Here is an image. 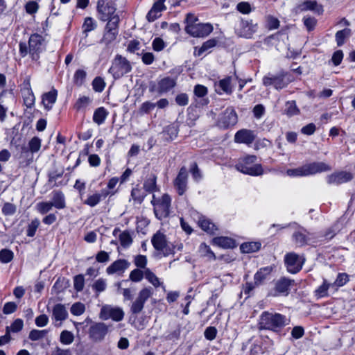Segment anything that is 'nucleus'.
I'll list each match as a JSON object with an SVG mask.
<instances>
[{"label": "nucleus", "instance_id": "obj_1", "mask_svg": "<svg viewBox=\"0 0 355 355\" xmlns=\"http://www.w3.org/2000/svg\"><path fill=\"white\" fill-rule=\"evenodd\" d=\"M96 8L98 19L103 21H107L103 41L105 44H110L116 38L119 33L120 19L116 13V4L112 1L98 0Z\"/></svg>", "mask_w": 355, "mask_h": 355}, {"label": "nucleus", "instance_id": "obj_2", "mask_svg": "<svg viewBox=\"0 0 355 355\" xmlns=\"http://www.w3.org/2000/svg\"><path fill=\"white\" fill-rule=\"evenodd\" d=\"M290 320L284 315L272 311H263L258 323L259 329L278 331L289 324Z\"/></svg>", "mask_w": 355, "mask_h": 355}, {"label": "nucleus", "instance_id": "obj_3", "mask_svg": "<svg viewBox=\"0 0 355 355\" xmlns=\"http://www.w3.org/2000/svg\"><path fill=\"white\" fill-rule=\"evenodd\" d=\"M330 170L331 167L324 162H313L297 168L288 169L286 173L291 177L308 176Z\"/></svg>", "mask_w": 355, "mask_h": 355}, {"label": "nucleus", "instance_id": "obj_4", "mask_svg": "<svg viewBox=\"0 0 355 355\" xmlns=\"http://www.w3.org/2000/svg\"><path fill=\"white\" fill-rule=\"evenodd\" d=\"M257 157L255 155H248L241 159L236 164V168L247 175L252 176L261 175L263 173L262 166L259 164H255Z\"/></svg>", "mask_w": 355, "mask_h": 355}, {"label": "nucleus", "instance_id": "obj_5", "mask_svg": "<svg viewBox=\"0 0 355 355\" xmlns=\"http://www.w3.org/2000/svg\"><path fill=\"white\" fill-rule=\"evenodd\" d=\"M151 203L154 207L155 215L158 219L162 220L168 216L171 204V198L168 194L164 193L160 198L153 195Z\"/></svg>", "mask_w": 355, "mask_h": 355}, {"label": "nucleus", "instance_id": "obj_6", "mask_svg": "<svg viewBox=\"0 0 355 355\" xmlns=\"http://www.w3.org/2000/svg\"><path fill=\"white\" fill-rule=\"evenodd\" d=\"M132 70L130 62L121 55H116L114 58L109 73L114 79H118Z\"/></svg>", "mask_w": 355, "mask_h": 355}, {"label": "nucleus", "instance_id": "obj_7", "mask_svg": "<svg viewBox=\"0 0 355 355\" xmlns=\"http://www.w3.org/2000/svg\"><path fill=\"white\" fill-rule=\"evenodd\" d=\"M99 317L103 320L112 319L113 321L119 322L123 319L124 312L120 307L105 304L101 307Z\"/></svg>", "mask_w": 355, "mask_h": 355}, {"label": "nucleus", "instance_id": "obj_8", "mask_svg": "<svg viewBox=\"0 0 355 355\" xmlns=\"http://www.w3.org/2000/svg\"><path fill=\"white\" fill-rule=\"evenodd\" d=\"M257 30V24L251 19H241L235 27V32L239 37L250 38Z\"/></svg>", "mask_w": 355, "mask_h": 355}, {"label": "nucleus", "instance_id": "obj_9", "mask_svg": "<svg viewBox=\"0 0 355 355\" xmlns=\"http://www.w3.org/2000/svg\"><path fill=\"white\" fill-rule=\"evenodd\" d=\"M284 261L287 270L295 274L302 269L305 259L295 252H289L285 255Z\"/></svg>", "mask_w": 355, "mask_h": 355}, {"label": "nucleus", "instance_id": "obj_10", "mask_svg": "<svg viewBox=\"0 0 355 355\" xmlns=\"http://www.w3.org/2000/svg\"><path fill=\"white\" fill-rule=\"evenodd\" d=\"M291 80L286 78V74L281 72L277 75H269L263 77V84L268 87L272 85L276 89H282L286 87Z\"/></svg>", "mask_w": 355, "mask_h": 355}, {"label": "nucleus", "instance_id": "obj_11", "mask_svg": "<svg viewBox=\"0 0 355 355\" xmlns=\"http://www.w3.org/2000/svg\"><path fill=\"white\" fill-rule=\"evenodd\" d=\"M44 39L39 34H33L28 40V53L33 60H37L43 51Z\"/></svg>", "mask_w": 355, "mask_h": 355}, {"label": "nucleus", "instance_id": "obj_12", "mask_svg": "<svg viewBox=\"0 0 355 355\" xmlns=\"http://www.w3.org/2000/svg\"><path fill=\"white\" fill-rule=\"evenodd\" d=\"M177 84L176 78L164 77L159 80L157 83L150 85V90L159 94H166L173 89Z\"/></svg>", "mask_w": 355, "mask_h": 355}, {"label": "nucleus", "instance_id": "obj_13", "mask_svg": "<svg viewBox=\"0 0 355 355\" xmlns=\"http://www.w3.org/2000/svg\"><path fill=\"white\" fill-rule=\"evenodd\" d=\"M186 32L193 37H204L209 35L213 31V26L210 24L198 23L195 24L187 25Z\"/></svg>", "mask_w": 355, "mask_h": 355}, {"label": "nucleus", "instance_id": "obj_14", "mask_svg": "<svg viewBox=\"0 0 355 355\" xmlns=\"http://www.w3.org/2000/svg\"><path fill=\"white\" fill-rule=\"evenodd\" d=\"M153 295L152 288L150 287L141 289L136 300L133 302L130 310L133 314H138L141 312L144 309L145 302Z\"/></svg>", "mask_w": 355, "mask_h": 355}, {"label": "nucleus", "instance_id": "obj_15", "mask_svg": "<svg viewBox=\"0 0 355 355\" xmlns=\"http://www.w3.org/2000/svg\"><path fill=\"white\" fill-rule=\"evenodd\" d=\"M151 242L153 247L157 250L162 252L165 256L172 252V249L167 243L166 236L160 232H157L153 235Z\"/></svg>", "mask_w": 355, "mask_h": 355}, {"label": "nucleus", "instance_id": "obj_16", "mask_svg": "<svg viewBox=\"0 0 355 355\" xmlns=\"http://www.w3.org/2000/svg\"><path fill=\"white\" fill-rule=\"evenodd\" d=\"M108 332V326L103 322H97L92 324L89 329V336L96 342L104 339Z\"/></svg>", "mask_w": 355, "mask_h": 355}, {"label": "nucleus", "instance_id": "obj_17", "mask_svg": "<svg viewBox=\"0 0 355 355\" xmlns=\"http://www.w3.org/2000/svg\"><path fill=\"white\" fill-rule=\"evenodd\" d=\"M188 173L185 167H182L174 180V187L180 196H182L187 189Z\"/></svg>", "mask_w": 355, "mask_h": 355}, {"label": "nucleus", "instance_id": "obj_18", "mask_svg": "<svg viewBox=\"0 0 355 355\" xmlns=\"http://www.w3.org/2000/svg\"><path fill=\"white\" fill-rule=\"evenodd\" d=\"M237 114L233 108L229 107L221 115L218 123L223 128H227L237 123Z\"/></svg>", "mask_w": 355, "mask_h": 355}, {"label": "nucleus", "instance_id": "obj_19", "mask_svg": "<svg viewBox=\"0 0 355 355\" xmlns=\"http://www.w3.org/2000/svg\"><path fill=\"white\" fill-rule=\"evenodd\" d=\"M296 12H301L305 11H312L315 14L322 15L324 9L322 5L318 4L316 1L306 0L304 2L299 3L296 8Z\"/></svg>", "mask_w": 355, "mask_h": 355}, {"label": "nucleus", "instance_id": "obj_20", "mask_svg": "<svg viewBox=\"0 0 355 355\" xmlns=\"http://www.w3.org/2000/svg\"><path fill=\"white\" fill-rule=\"evenodd\" d=\"M68 318V311L64 304H57L52 309V320L55 321V326L60 327L62 322Z\"/></svg>", "mask_w": 355, "mask_h": 355}, {"label": "nucleus", "instance_id": "obj_21", "mask_svg": "<svg viewBox=\"0 0 355 355\" xmlns=\"http://www.w3.org/2000/svg\"><path fill=\"white\" fill-rule=\"evenodd\" d=\"M256 135L251 130L241 129L234 135V141L238 144H251L255 139Z\"/></svg>", "mask_w": 355, "mask_h": 355}, {"label": "nucleus", "instance_id": "obj_22", "mask_svg": "<svg viewBox=\"0 0 355 355\" xmlns=\"http://www.w3.org/2000/svg\"><path fill=\"white\" fill-rule=\"evenodd\" d=\"M310 236V233L305 229L301 227L293 233L292 239L297 246L302 247L309 244L311 239Z\"/></svg>", "mask_w": 355, "mask_h": 355}, {"label": "nucleus", "instance_id": "obj_23", "mask_svg": "<svg viewBox=\"0 0 355 355\" xmlns=\"http://www.w3.org/2000/svg\"><path fill=\"white\" fill-rule=\"evenodd\" d=\"M353 178V175L349 172L341 171L333 173L327 177L329 184H340L347 182Z\"/></svg>", "mask_w": 355, "mask_h": 355}, {"label": "nucleus", "instance_id": "obj_24", "mask_svg": "<svg viewBox=\"0 0 355 355\" xmlns=\"http://www.w3.org/2000/svg\"><path fill=\"white\" fill-rule=\"evenodd\" d=\"M130 263L125 259H118L113 262L106 269L108 275H112L116 272H123L129 267Z\"/></svg>", "mask_w": 355, "mask_h": 355}, {"label": "nucleus", "instance_id": "obj_25", "mask_svg": "<svg viewBox=\"0 0 355 355\" xmlns=\"http://www.w3.org/2000/svg\"><path fill=\"white\" fill-rule=\"evenodd\" d=\"M50 202L58 209H62L66 207L64 195L60 191H53L51 201Z\"/></svg>", "mask_w": 355, "mask_h": 355}, {"label": "nucleus", "instance_id": "obj_26", "mask_svg": "<svg viewBox=\"0 0 355 355\" xmlns=\"http://www.w3.org/2000/svg\"><path fill=\"white\" fill-rule=\"evenodd\" d=\"M212 243L223 248H233L236 246L234 239L227 236H218L212 239Z\"/></svg>", "mask_w": 355, "mask_h": 355}, {"label": "nucleus", "instance_id": "obj_27", "mask_svg": "<svg viewBox=\"0 0 355 355\" xmlns=\"http://www.w3.org/2000/svg\"><path fill=\"white\" fill-rule=\"evenodd\" d=\"M57 95L58 92L55 89H53L43 95L42 103L46 110H49L51 109L53 104L56 101Z\"/></svg>", "mask_w": 355, "mask_h": 355}, {"label": "nucleus", "instance_id": "obj_28", "mask_svg": "<svg viewBox=\"0 0 355 355\" xmlns=\"http://www.w3.org/2000/svg\"><path fill=\"white\" fill-rule=\"evenodd\" d=\"M231 82V77H227L220 80L217 85V88L216 89V92L219 94H221L222 92L226 93L227 94H232V86Z\"/></svg>", "mask_w": 355, "mask_h": 355}, {"label": "nucleus", "instance_id": "obj_29", "mask_svg": "<svg viewBox=\"0 0 355 355\" xmlns=\"http://www.w3.org/2000/svg\"><path fill=\"white\" fill-rule=\"evenodd\" d=\"M292 282V280L283 277L277 282L275 289L279 293L287 295L289 293V288Z\"/></svg>", "mask_w": 355, "mask_h": 355}, {"label": "nucleus", "instance_id": "obj_30", "mask_svg": "<svg viewBox=\"0 0 355 355\" xmlns=\"http://www.w3.org/2000/svg\"><path fill=\"white\" fill-rule=\"evenodd\" d=\"M218 40L215 38L208 40L202 44L201 47H195L194 55L196 56L202 55L204 52L216 46Z\"/></svg>", "mask_w": 355, "mask_h": 355}, {"label": "nucleus", "instance_id": "obj_31", "mask_svg": "<svg viewBox=\"0 0 355 355\" xmlns=\"http://www.w3.org/2000/svg\"><path fill=\"white\" fill-rule=\"evenodd\" d=\"M157 176L155 174H150L144 180V189L148 193H153L157 190Z\"/></svg>", "mask_w": 355, "mask_h": 355}, {"label": "nucleus", "instance_id": "obj_32", "mask_svg": "<svg viewBox=\"0 0 355 355\" xmlns=\"http://www.w3.org/2000/svg\"><path fill=\"white\" fill-rule=\"evenodd\" d=\"M108 195L106 191H102L101 193H94L89 196L87 200L84 201V204L94 207L97 205L101 200V198H105Z\"/></svg>", "mask_w": 355, "mask_h": 355}, {"label": "nucleus", "instance_id": "obj_33", "mask_svg": "<svg viewBox=\"0 0 355 355\" xmlns=\"http://www.w3.org/2000/svg\"><path fill=\"white\" fill-rule=\"evenodd\" d=\"M108 115V112L103 107L97 108L93 115V121L98 125H101L104 123L105 119Z\"/></svg>", "mask_w": 355, "mask_h": 355}, {"label": "nucleus", "instance_id": "obj_34", "mask_svg": "<svg viewBox=\"0 0 355 355\" xmlns=\"http://www.w3.org/2000/svg\"><path fill=\"white\" fill-rule=\"evenodd\" d=\"M199 225L202 230L209 234H214L217 230V227L212 222L207 218H200L199 220Z\"/></svg>", "mask_w": 355, "mask_h": 355}, {"label": "nucleus", "instance_id": "obj_35", "mask_svg": "<svg viewBox=\"0 0 355 355\" xmlns=\"http://www.w3.org/2000/svg\"><path fill=\"white\" fill-rule=\"evenodd\" d=\"M352 31L349 28H344L341 31H338L336 33V41L338 46H342L345 43L346 38H348L351 35Z\"/></svg>", "mask_w": 355, "mask_h": 355}, {"label": "nucleus", "instance_id": "obj_36", "mask_svg": "<svg viewBox=\"0 0 355 355\" xmlns=\"http://www.w3.org/2000/svg\"><path fill=\"white\" fill-rule=\"evenodd\" d=\"M261 248V243L258 242H249L243 243L241 245V250L243 253H251L259 250Z\"/></svg>", "mask_w": 355, "mask_h": 355}, {"label": "nucleus", "instance_id": "obj_37", "mask_svg": "<svg viewBox=\"0 0 355 355\" xmlns=\"http://www.w3.org/2000/svg\"><path fill=\"white\" fill-rule=\"evenodd\" d=\"M270 270L267 267L261 268L254 275V284H261L262 282L266 278L267 275L270 274Z\"/></svg>", "mask_w": 355, "mask_h": 355}, {"label": "nucleus", "instance_id": "obj_38", "mask_svg": "<svg viewBox=\"0 0 355 355\" xmlns=\"http://www.w3.org/2000/svg\"><path fill=\"white\" fill-rule=\"evenodd\" d=\"M24 103L28 108H31L35 104V96L31 89H26L23 93Z\"/></svg>", "mask_w": 355, "mask_h": 355}, {"label": "nucleus", "instance_id": "obj_39", "mask_svg": "<svg viewBox=\"0 0 355 355\" xmlns=\"http://www.w3.org/2000/svg\"><path fill=\"white\" fill-rule=\"evenodd\" d=\"M146 196V193L138 187L133 188L132 189L131 198L135 202L138 204H141L144 201Z\"/></svg>", "mask_w": 355, "mask_h": 355}, {"label": "nucleus", "instance_id": "obj_40", "mask_svg": "<svg viewBox=\"0 0 355 355\" xmlns=\"http://www.w3.org/2000/svg\"><path fill=\"white\" fill-rule=\"evenodd\" d=\"M92 289L98 295L100 293H102L105 291L107 288V282L106 279L103 278H99L96 280L92 286Z\"/></svg>", "mask_w": 355, "mask_h": 355}, {"label": "nucleus", "instance_id": "obj_41", "mask_svg": "<svg viewBox=\"0 0 355 355\" xmlns=\"http://www.w3.org/2000/svg\"><path fill=\"white\" fill-rule=\"evenodd\" d=\"M144 277L155 287H158L161 285L158 277L149 268H146L144 270Z\"/></svg>", "mask_w": 355, "mask_h": 355}, {"label": "nucleus", "instance_id": "obj_42", "mask_svg": "<svg viewBox=\"0 0 355 355\" xmlns=\"http://www.w3.org/2000/svg\"><path fill=\"white\" fill-rule=\"evenodd\" d=\"M14 257L13 252L8 249H2L0 250V261L3 263L10 262Z\"/></svg>", "mask_w": 355, "mask_h": 355}, {"label": "nucleus", "instance_id": "obj_43", "mask_svg": "<svg viewBox=\"0 0 355 355\" xmlns=\"http://www.w3.org/2000/svg\"><path fill=\"white\" fill-rule=\"evenodd\" d=\"M40 225V221L38 218H34L31 220V222L28 224L26 234L29 237H33L35 236L37 229Z\"/></svg>", "mask_w": 355, "mask_h": 355}, {"label": "nucleus", "instance_id": "obj_44", "mask_svg": "<svg viewBox=\"0 0 355 355\" xmlns=\"http://www.w3.org/2000/svg\"><path fill=\"white\" fill-rule=\"evenodd\" d=\"M199 252L201 256L206 257L209 259H215L216 256L211 251L209 246L205 243H201L199 246Z\"/></svg>", "mask_w": 355, "mask_h": 355}, {"label": "nucleus", "instance_id": "obj_45", "mask_svg": "<svg viewBox=\"0 0 355 355\" xmlns=\"http://www.w3.org/2000/svg\"><path fill=\"white\" fill-rule=\"evenodd\" d=\"M53 206L49 202H40L36 205L37 211L41 214H47L53 209Z\"/></svg>", "mask_w": 355, "mask_h": 355}, {"label": "nucleus", "instance_id": "obj_46", "mask_svg": "<svg viewBox=\"0 0 355 355\" xmlns=\"http://www.w3.org/2000/svg\"><path fill=\"white\" fill-rule=\"evenodd\" d=\"M73 334L67 330H64L60 334V340L64 345H70L73 342Z\"/></svg>", "mask_w": 355, "mask_h": 355}, {"label": "nucleus", "instance_id": "obj_47", "mask_svg": "<svg viewBox=\"0 0 355 355\" xmlns=\"http://www.w3.org/2000/svg\"><path fill=\"white\" fill-rule=\"evenodd\" d=\"M119 241L122 247L125 248L129 247L132 243V239L130 234L128 232L126 231H124L120 234Z\"/></svg>", "mask_w": 355, "mask_h": 355}, {"label": "nucleus", "instance_id": "obj_48", "mask_svg": "<svg viewBox=\"0 0 355 355\" xmlns=\"http://www.w3.org/2000/svg\"><path fill=\"white\" fill-rule=\"evenodd\" d=\"M349 281L348 275L345 273H340L338 275L335 282L331 284L332 288L336 289V287H340L344 286Z\"/></svg>", "mask_w": 355, "mask_h": 355}, {"label": "nucleus", "instance_id": "obj_49", "mask_svg": "<svg viewBox=\"0 0 355 355\" xmlns=\"http://www.w3.org/2000/svg\"><path fill=\"white\" fill-rule=\"evenodd\" d=\"M285 112L288 116H294L299 113V109L297 107L296 103L294 101H288L286 104Z\"/></svg>", "mask_w": 355, "mask_h": 355}, {"label": "nucleus", "instance_id": "obj_50", "mask_svg": "<svg viewBox=\"0 0 355 355\" xmlns=\"http://www.w3.org/2000/svg\"><path fill=\"white\" fill-rule=\"evenodd\" d=\"M96 28V21L89 17L85 19V21L83 24V29L85 33L90 32Z\"/></svg>", "mask_w": 355, "mask_h": 355}, {"label": "nucleus", "instance_id": "obj_51", "mask_svg": "<svg viewBox=\"0 0 355 355\" xmlns=\"http://www.w3.org/2000/svg\"><path fill=\"white\" fill-rule=\"evenodd\" d=\"M28 147L31 154L37 153L41 147V139L37 137H34L30 140Z\"/></svg>", "mask_w": 355, "mask_h": 355}, {"label": "nucleus", "instance_id": "obj_52", "mask_svg": "<svg viewBox=\"0 0 355 355\" xmlns=\"http://www.w3.org/2000/svg\"><path fill=\"white\" fill-rule=\"evenodd\" d=\"M46 333V330L33 329L29 333L28 338L33 341H36L44 338Z\"/></svg>", "mask_w": 355, "mask_h": 355}, {"label": "nucleus", "instance_id": "obj_53", "mask_svg": "<svg viewBox=\"0 0 355 355\" xmlns=\"http://www.w3.org/2000/svg\"><path fill=\"white\" fill-rule=\"evenodd\" d=\"M85 286V279L83 275H78L73 278V287L74 289L80 292L83 291Z\"/></svg>", "mask_w": 355, "mask_h": 355}, {"label": "nucleus", "instance_id": "obj_54", "mask_svg": "<svg viewBox=\"0 0 355 355\" xmlns=\"http://www.w3.org/2000/svg\"><path fill=\"white\" fill-rule=\"evenodd\" d=\"M2 213L5 216H12L17 211V207L12 203L5 202L2 207Z\"/></svg>", "mask_w": 355, "mask_h": 355}, {"label": "nucleus", "instance_id": "obj_55", "mask_svg": "<svg viewBox=\"0 0 355 355\" xmlns=\"http://www.w3.org/2000/svg\"><path fill=\"white\" fill-rule=\"evenodd\" d=\"M23 327V320L21 319L17 318L13 321L10 327H6V329H9V333H10V331L17 333L22 329Z\"/></svg>", "mask_w": 355, "mask_h": 355}, {"label": "nucleus", "instance_id": "obj_56", "mask_svg": "<svg viewBox=\"0 0 355 355\" xmlns=\"http://www.w3.org/2000/svg\"><path fill=\"white\" fill-rule=\"evenodd\" d=\"M330 288H332V284H327L326 281H324L323 284L315 291L317 295L320 297L327 296V291Z\"/></svg>", "mask_w": 355, "mask_h": 355}, {"label": "nucleus", "instance_id": "obj_57", "mask_svg": "<svg viewBox=\"0 0 355 355\" xmlns=\"http://www.w3.org/2000/svg\"><path fill=\"white\" fill-rule=\"evenodd\" d=\"M85 306L81 302L74 303L71 307V313L73 315H80L85 312Z\"/></svg>", "mask_w": 355, "mask_h": 355}, {"label": "nucleus", "instance_id": "obj_58", "mask_svg": "<svg viewBox=\"0 0 355 355\" xmlns=\"http://www.w3.org/2000/svg\"><path fill=\"white\" fill-rule=\"evenodd\" d=\"M92 86L94 91L101 92L105 88V83L103 78L96 77L92 82Z\"/></svg>", "mask_w": 355, "mask_h": 355}, {"label": "nucleus", "instance_id": "obj_59", "mask_svg": "<svg viewBox=\"0 0 355 355\" xmlns=\"http://www.w3.org/2000/svg\"><path fill=\"white\" fill-rule=\"evenodd\" d=\"M144 277V271L141 270L140 269H134L131 271L130 274V279L132 282H140L143 277Z\"/></svg>", "mask_w": 355, "mask_h": 355}, {"label": "nucleus", "instance_id": "obj_60", "mask_svg": "<svg viewBox=\"0 0 355 355\" xmlns=\"http://www.w3.org/2000/svg\"><path fill=\"white\" fill-rule=\"evenodd\" d=\"M175 101L179 106H186L189 103V96L186 93L178 94L175 96Z\"/></svg>", "mask_w": 355, "mask_h": 355}, {"label": "nucleus", "instance_id": "obj_61", "mask_svg": "<svg viewBox=\"0 0 355 355\" xmlns=\"http://www.w3.org/2000/svg\"><path fill=\"white\" fill-rule=\"evenodd\" d=\"M207 88L202 85H196L193 89L194 95L198 98H202L207 94Z\"/></svg>", "mask_w": 355, "mask_h": 355}, {"label": "nucleus", "instance_id": "obj_62", "mask_svg": "<svg viewBox=\"0 0 355 355\" xmlns=\"http://www.w3.org/2000/svg\"><path fill=\"white\" fill-rule=\"evenodd\" d=\"M266 26L270 30L277 29L279 26V21L277 18L269 15L266 17Z\"/></svg>", "mask_w": 355, "mask_h": 355}, {"label": "nucleus", "instance_id": "obj_63", "mask_svg": "<svg viewBox=\"0 0 355 355\" xmlns=\"http://www.w3.org/2000/svg\"><path fill=\"white\" fill-rule=\"evenodd\" d=\"M91 103V99L87 96H83L79 98L75 105L76 108L78 110L85 108Z\"/></svg>", "mask_w": 355, "mask_h": 355}, {"label": "nucleus", "instance_id": "obj_64", "mask_svg": "<svg viewBox=\"0 0 355 355\" xmlns=\"http://www.w3.org/2000/svg\"><path fill=\"white\" fill-rule=\"evenodd\" d=\"M303 21L304 26L309 31L313 30L317 24V20L314 17L309 16L304 17L303 18Z\"/></svg>", "mask_w": 355, "mask_h": 355}]
</instances>
